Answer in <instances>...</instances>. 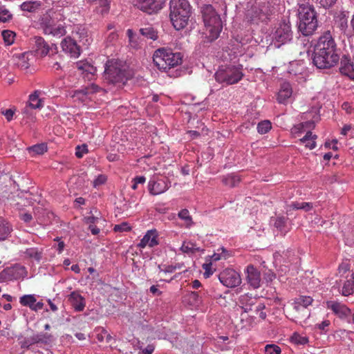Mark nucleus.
Returning <instances> with one entry per match:
<instances>
[{
	"label": "nucleus",
	"instance_id": "obj_15",
	"mask_svg": "<svg viewBox=\"0 0 354 354\" xmlns=\"http://www.w3.org/2000/svg\"><path fill=\"white\" fill-rule=\"evenodd\" d=\"M15 64L21 71L29 68L35 60V55L32 51H28L13 56Z\"/></svg>",
	"mask_w": 354,
	"mask_h": 354
},
{
	"label": "nucleus",
	"instance_id": "obj_57",
	"mask_svg": "<svg viewBox=\"0 0 354 354\" xmlns=\"http://www.w3.org/2000/svg\"><path fill=\"white\" fill-rule=\"evenodd\" d=\"M319 3L323 8H327L332 6L337 0H318Z\"/></svg>",
	"mask_w": 354,
	"mask_h": 354
},
{
	"label": "nucleus",
	"instance_id": "obj_25",
	"mask_svg": "<svg viewBox=\"0 0 354 354\" xmlns=\"http://www.w3.org/2000/svg\"><path fill=\"white\" fill-rule=\"evenodd\" d=\"M259 303L257 297L248 293L241 295L239 298V304L245 313L253 310V306H256Z\"/></svg>",
	"mask_w": 354,
	"mask_h": 354
},
{
	"label": "nucleus",
	"instance_id": "obj_37",
	"mask_svg": "<svg viewBox=\"0 0 354 354\" xmlns=\"http://www.w3.org/2000/svg\"><path fill=\"white\" fill-rule=\"evenodd\" d=\"M1 35L6 45L10 46L15 42L16 34L13 31L10 30H3Z\"/></svg>",
	"mask_w": 354,
	"mask_h": 354
},
{
	"label": "nucleus",
	"instance_id": "obj_55",
	"mask_svg": "<svg viewBox=\"0 0 354 354\" xmlns=\"http://www.w3.org/2000/svg\"><path fill=\"white\" fill-rule=\"evenodd\" d=\"M99 3L100 7H102L101 13H106L110 8V0H100Z\"/></svg>",
	"mask_w": 354,
	"mask_h": 354
},
{
	"label": "nucleus",
	"instance_id": "obj_16",
	"mask_svg": "<svg viewBox=\"0 0 354 354\" xmlns=\"http://www.w3.org/2000/svg\"><path fill=\"white\" fill-rule=\"evenodd\" d=\"M246 272V281L250 286L254 289L259 288L261 286V273L260 272L253 266L248 265L245 270Z\"/></svg>",
	"mask_w": 354,
	"mask_h": 354
},
{
	"label": "nucleus",
	"instance_id": "obj_11",
	"mask_svg": "<svg viewBox=\"0 0 354 354\" xmlns=\"http://www.w3.org/2000/svg\"><path fill=\"white\" fill-rule=\"evenodd\" d=\"M314 49L324 52L339 53L335 39L330 30L325 31L319 38Z\"/></svg>",
	"mask_w": 354,
	"mask_h": 354
},
{
	"label": "nucleus",
	"instance_id": "obj_13",
	"mask_svg": "<svg viewBox=\"0 0 354 354\" xmlns=\"http://www.w3.org/2000/svg\"><path fill=\"white\" fill-rule=\"evenodd\" d=\"M221 283L227 288H234L241 283V278L239 272L233 269L227 268L218 274Z\"/></svg>",
	"mask_w": 354,
	"mask_h": 354
},
{
	"label": "nucleus",
	"instance_id": "obj_59",
	"mask_svg": "<svg viewBox=\"0 0 354 354\" xmlns=\"http://www.w3.org/2000/svg\"><path fill=\"white\" fill-rule=\"evenodd\" d=\"M255 14H257V15L254 17L255 18H257L258 20H260L261 21H263L266 19H268V17L266 14H264L262 10H259V11L258 10H255Z\"/></svg>",
	"mask_w": 354,
	"mask_h": 354
},
{
	"label": "nucleus",
	"instance_id": "obj_33",
	"mask_svg": "<svg viewBox=\"0 0 354 354\" xmlns=\"http://www.w3.org/2000/svg\"><path fill=\"white\" fill-rule=\"evenodd\" d=\"M140 32L147 39H151L153 41L158 39V32L151 26L140 28Z\"/></svg>",
	"mask_w": 354,
	"mask_h": 354
},
{
	"label": "nucleus",
	"instance_id": "obj_10",
	"mask_svg": "<svg viewBox=\"0 0 354 354\" xmlns=\"http://www.w3.org/2000/svg\"><path fill=\"white\" fill-rule=\"evenodd\" d=\"M30 43L33 50L41 57L48 55L53 57L58 53L57 46L55 44L48 45L41 37L35 36L30 38Z\"/></svg>",
	"mask_w": 354,
	"mask_h": 354
},
{
	"label": "nucleus",
	"instance_id": "obj_30",
	"mask_svg": "<svg viewBox=\"0 0 354 354\" xmlns=\"http://www.w3.org/2000/svg\"><path fill=\"white\" fill-rule=\"evenodd\" d=\"M12 231L10 225L2 217H0V241L6 240Z\"/></svg>",
	"mask_w": 354,
	"mask_h": 354
},
{
	"label": "nucleus",
	"instance_id": "obj_52",
	"mask_svg": "<svg viewBox=\"0 0 354 354\" xmlns=\"http://www.w3.org/2000/svg\"><path fill=\"white\" fill-rule=\"evenodd\" d=\"M33 336L24 338L20 341L19 344L22 348H28L31 345L35 344Z\"/></svg>",
	"mask_w": 354,
	"mask_h": 354
},
{
	"label": "nucleus",
	"instance_id": "obj_19",
	"mask_svg": "<svg viewBox=\"0 0 354 354\" xmlns=\"http://www.w3.org/2000/svg\"><path fill=\"white\" fill-rule=\"evenodd\" d=\"M68 300L76 312H82L86 306L85 299L79 292L73 291L68 297Z\"/></svg>",
	"mask_w": 354,
	"mask_h": 354
},
{
	"label": "nucleus",
	"instance_id": "obj_26",
	"mask_svg": "<svg viewBox=\"0 0 354 354\" xmlns=\"http://www.w3.org/2000/svg\"><path fill=\"white\" fill-rule=\"evenodd\" d=\"M293 305L292 317L295 322H302L308 319L310 316V312L308 308L299 306L296 304Z\"/></svg>",
	"mask_w": 354,
	"mask_h": 354
},
{
	"label": "nucleus",
	"instance_id": "obj_48",
	"mask_svg": "<svg viewBox=\"0 0 354 354\" xmlns=\"http://www.w3.org/2000/svg\"><path fill=\"white\" fill-rule=\"evenodd\" d=\"M182 252L185 253L194 252L198 249L195 248V245L191 242H184L180 248Z\"/></svg>",
	"mask_w": 354,
	"mask_h": 354
},
{
	"label": "nucleus",
	"instance_id": "obj_54",
	"mask_svg": "<svg viewBox=\"0 0 354 354\" xmlns=\"http://www.w3.org/2000/svg\"><path fill=\"white\" fill-rule=\"evenodd\" d=\"M286 218L283 216L277 217L274 221V227L282 230L286 225Z\"/></svg>",
	"mask_w": 354,
	"mask_h": 354
},
{
	"label": "nucleus",
	"instance_id": "obj_45",
	"mask_svg": "<svg viewBox=\"0 0 354 354\" xmlns=\"http://www.w3.org/2000/svg\"><path fill=\"white\" fill-rule=\"evenodd\" d=\"M220 250H221V253L220 252L214 253L212 256V260L213 261H218L222 259H226L229 257L228 251H227L224 248H221L218 249V252H219Z\"/></svg>",
	"mask_w": 354,
	"mask_h": 354
},
{
	"label": "nucleus",
	"instance_id": "obj_8",
	"mask_svg": "<svg viewBox=\"0 0 354 354\" xmlns=\"http://www.w3.org/2000/svg\"><path fill=\"white\" fill-rule=\"evenodd\" d=\"M339 59V53L314 49L313 63L317 68L330 69L338 64Z\"/></svg>",
	"mask_w": 354,
	"mask_h": 354
},
{
	"label": "nucleus",
	"instance_id": "obj_20",
	"mask_svg": "<svg viewBox=\"0 0 354 354\" xmlns=\"http://www.w3.org/2000/svg\"><path fill=\"white\" fill-rule=\"evenodd\" d=\"M101 90L102 88L97 84H91L90 85L81 89L75 91L73 94V97H75L81 102H84L85 100L86 96L98 93Z\"/></svg>",
	"mask_w": 354,
	"mask_h": 354
},
{
	"label": "nucleus",
	"instance_id": "obj_31",
	"mask_svg": "<svg viewBox=\"0 0 354 354\" xmlns=\"http://www.w3.org/2000/svg\"><path fill=\"white\" fill-rule=\"evenodd\" d=\"M47 146L44 143L37 144L28 148L29 154L32 156L42 155L47 151Z\"/></svg>",
	"mask_w": 354,
	"mask_h": 354
},
{
	"label": "nucleus",
	"instance_id": "obj_53",
	"mask_svg": "<svg viewBox=\"0 0 354 354\" xmlns=\"http://www.w3.org/2000/svg\"><path fill=\"white\" fill-rule=\"evenodd\" d=\"M107 180V177L104 174L98 175L96 178L93 182V185L94 187H99L103 184H104Z\"/></svg>",
	"mask_w": 354,
	"mask_h": 354
},
{
	"label": "nucleus",
	"instance_id": "obj_46",
	"mask_svg": "<svg viewBox=\"0 0 354 354\" xmlns=\"http://www.w3.org/2000/svg\"><path fill=\"white\" fill-rule=\"evenodd\" d=\"M75 33L76 35L78 36V38L80 39V41H82L85 39L86 42L88 41V32L86 30V29L82 26H77L75 28Z\"/></svg>",
	"mask_w": 354,
	"mask_h": 354
},
{
	"label": "nucleus",
	"instance_id": "obj_9",
	"mask_svg": "<svg viewBox=\"0 0 354 354\" xmlns=\"http://www.w3.org/2000/svg\"><path fill=\"white\" fill-rule=\"evenodd\" d=\"M292 38V31L288 21L282 19L274 28L272 33V39L275 46L280 47L281 45L290 41Z\"/></svg>",
	"mask_w": 354,
	"mask_h": 354
},
{
	"label": "nucleus",
	"instance_id": "obj_14",
	"mask_svg": "<svg viewBox=\"0 0 354 354\" xmlns=\"http://www.w3.org/2000/svg\"><path fill=\"white\" fill-rule=\"evenodd\" d=\"M133 3L143 12L152 14L162 8L164 0H133Z\"/></svg>",
	"mask_w": 354,
	"mask_h": 354
},
{
	"label": "nucleus",
	"instance_id": "obj_41",
	"mask_svg": "<svg viewBox=\"0 0 354 354\" xmlns=\"http://www.w3.org/2000/svg\"><path fill=\"white\" fill-rule=\"evenodd\" d=\"M272 128V124L269 120L260 122L257 125V131L261 134L268 133Z\"/></svg>",
	"mask_w": 354,
	"mask_h": 354
},
{
	"label": "nucleus",
	"instance_id": "obj_51",
	"mask_svg": "<svg viewBox=\"0 0 354 354\" xmlns=\"http://www.w3.org/2000/svg\"><path fill=\"white\" fill-rule=\"evenodd\" d=\"M131 230L129 224L127 222L122 223L114 226L113 230L115 232H129Z\"/></svg>",
	"mask_w": 354,
	"mask_h": 354
},
{
	"label": "nucleus",
	"instance_id": "obj_7",
	"mask_svg": "<svg viewBox=\"0 0 354 354\" xmlns=\"http://www.w3.org/2000/svg\"><path fill=\"white\" fill-rule=\"evenodd\" d=\"M105 79L110 83H124L128 77L125 70V66L121 62L109 60L106 64L104 71Z\"/></svg>",
	"mask_w": 354,
	"mask_h": 354
},
{
	"label": "nucleus",
	"instance_id": "obj_63",
	"mask_svg": "<svg viewBox=\"0 0 354 354\" xmlns=\"http://www.w3.org/2000/svg\"><path fill=\"white\" fill-rule=\"evenodd\" d=\"M330 322L329 320H324L320 324H317L319 329L324 330L330 325Z\"/></svg>",
	"mask_w": 354,
	"mask_h": 354
},
{
	"label": "nucleus",
	"instance_id": "obj_29",
	"mask_svg": "<svg viewBox=\"0 0 354 354\" xmlns=\"http://www.w3.org/2000/svg\"><path fill=\"white\" fill-rule=\"evenodd\" d=\"M316 135L313 134L311 131H308L302 138L299 140V142L301 144H304L306 148L313 149L316 147Z\"/></svg>",
	"mask_w": 354,
	"mask_h": 354
},
{
	"label": "nucleus",
	"instance_id": "obj_42",
	"mask_svg": "<svg viewBox=\"0 0 354 354\" xmlns=\"http://www.w3.org/2000/svg\"><path fill=\"white\" fill-rule=\"evenodd\" d=\"M240 181V178L237 176H228L223 179V183L230 187H235Z\"/></svg>",
	"mask_w": 354,
	"mask_h": 354
},
{
	"label": "nucleus",
	"instance_id": "obj_38",
	"mask_svg": "<svg viewBox=\"0 0 354 354\" xmlns=\"http://www.w3.org/2000/svg\"><path fill=\"white\" fill-rule=\"evenodd\" d=\"M12 19L11 12L5 6H0V22H9Z\"/></svg>",
	"mask_w": 354,
	"mask_h": 354
},
{
	"label": "nucleus",
	"instance_id": "obj_47",
	"mask_svg": "<svg viewBox=\"0 0 354 354\" xmlns=\"http://www.w3.org/2000/svg\"><path fill=\"white\" fill-rule=\"evenodd\" d=\"M266 308V306L264 304L259 302L254 308V312L259 315V317L261 319H265L266 318V313L264 311Z\"/></svg>",
	"mask_w": 354,
	"mask_h": 354
},
{
	"label": "nucleus",
	"instance_id": "obj_43",
	"mask_svg": "<svg viewBox=\"0 0 354 354\" xmlns=\"http://www.w3.org/2000/svg\"><path fill=\"white\" fill-rule=\"evenodd\" d=\"M291 341L297 345H304L308 342V339L306 337L301 336L298 333L293 334L291 337Z\"/></svg>",
	"mask_w": 354,
	"mask_h": 354
},
{
	"label": "nucleus",
	"instance_id": "obj_24",
	"mask_svg": "<svg viewBox=\"0 0 354 354\" xmlns=\"http://www.w3.org/2000/svg\"><path fill=\"white\" fill-rule=\"evenodd\" d=\"M37 299L33 295H25L20 297L19 303L23 306L29 307L32 310L37 311L43 308L42 302H36Z\"/></svg>",
	"mask_w": 354,
	"mask_h": 354
},
{
	"label": "nucleus",
	"instance_id": "obj_39",
	"mask_svg": "<svg viewBox=\"0 0 354 354\" xmlns=\"http://www.w3.org/2000/svg\"><path fill=\"white\" fill-rule=\"evenodd\" d=\"M26 256L30 259H34L35 260L39 261L41 259V252L38 250L37 248H28L24 252Z\"/></svg>",
	"mask_w": 354,
	"mask_h": 354
},
{
	"label": "nucleus",
	"instance_id": "obj_50",
	"mask_svg": "<svg viewBox=\"0 0 354 354\" xmlns=\"http://www.w3.org/2000/svg\"><path fill=\"white\" fill-rule=\"evenodd\" d=\"M87 145L84 144L82 145H78L75 147V156L78 158H81L83 156L88 153Z\"/></svg>",
	"mask_w": 354,
	"mask_h": 354
},
{
	"label": "nucleus",
	"instance_id": "obj_64",
	"mask_svg": "<svg viewBox=\"0 0 354 354\" xmlns=\"http://www.w3.org/2000/svg\"><path fill=\"white\" fill-rule=\"evenodd\" d=\"M155 349V346L153 344H149L145 349L142 350L144 354H151Z\"/></svg>",
	"mask_w": 354,
	"mask_h": 354
},
{
	"label": "nucleus",
	"instance_id": "obj_28",
	"mask_svg": "<svg viewBox=\"0 0 354 354\" xmlns=\"http://www.w3.org/2000/svg\"><path fill=\"white\" fill-rule=\"evenodd\" d=\"M292 88L288 83H284L281 85V89L278 93L277 100L279 103H284L292 95Z\"/></svg>",
	"mask_w": 354,
	"mask_h": 354
},
{
	"label": "nucleus",
	"instance_id": "obj_49",
	"mask_svg": "<svg viewBox=\"0 0 354 354\" xmlns=\"http://www.w3.org/2000/svg\"><path fill=\"white\" fill-rule=\"evenodd\" d=\"M280 348L274 344H268L265 347V354H280Z\"/></svg>",
	"mask_w": 354,
	"mask_h": 354
},
{
	"label": "nucleus",
	"instance_id": "obj_62",
	"mask_svg": "<svg viewBox=\"0 0 354 354\" xmlns=\"http://www.w3.org/2000/svg\"><path fill=\"white\" fill-rule=\"evenodd\" d=\"M98 218L94 216H87L85 218V221L86 223L90 225L95 224L98 221Z\"/></svg>",
	"mask_w": 354,
	"mask_h": 354
},
{
	"label": "nucleus",
	"instance_id": "obj_35",
	"mask_svg": "<svg viewBox=\"0 0 354 354\" xmlns=\"http://www.w3.org/2000/svg\"><path fill=\"white\" fill-rule=\"evenodd\" d=\"M178 216L179 218L184 221L186 227L189 228L191 226H192L194 225L192 218L190 216L189 212L188 209H181L178 212Z\"/></svg>",
	"mask_w": 354,
	"mask_h": 354
},
{
	"label": "nucleus",
	"instance_id": "obj_1",
	"mask_svg": "<svg viewBox=\"0 0 354 354\" xmlns=\"http://www.w3.org/2000/svg\"><path fill=\"white\" fill-rule=\"evenodd\" d=\"M65 19L63 9H51L41 19V26L46 35L61 37L66 33L65 26L60 21Z\"/></svg>",
	"mask_w": 354,
	"mask_h": 354
},
{
	"label": "nucleus",
	"instance_id": "obj_60",
	"mask_svg": "<svg viewBox=\"0 0 354 354\" xmlns=\"http://www.w3.org/2000/svg\"><path fill=\"white\" fill-rule=\"evenodd\" d=\"M203 269L205 270L204 276L207 278L213 274V272L211 271V263L209 264H204Z\"/></svg>",
	"mask_w": 354,
	"mask_h": 354
},
{
	"label": "nucleus",
	"instance_id": "obj_12",
	"mask_svg": "<svg viewBox=\"0 0 354 354\" xmlns=\"http://www.w3.org/2000/svg\"><path fill=\"white\" fill-rule=\"evenodd\" d=\"M26 275V268L24 266L15 264L13 266L5 268L0 273V278L5 281H13L24 279Z\"/></svg>",
	"mask_w": 354,
	"mask_h": 354
},
{
	"label": "nucleus",
	"instance_id": "obj_61",
	"mask_svg": "<svg viewBox=\"0 0 354 354\" xmlns=\"http://www.w3.org/2000/svg\"><path fill=\"white\" fill-rule=\"evenodd\" d=\"M20 218L26 223H29L32 219V215L29 213L20 214Z\"/></svg>",
	"mask_w": 354,
	"mask_h": 354
},
{
	"label": "nucleus",
	"instance_id": "obj_2",
	"mask_svg": "<svg viewBox=\"0 0 354 354\" xmlns=\"http://www.w3.org/2000/svg\"><path fill=\"white\" fill-rule=\"evenodd\" d=\"M169 17L176 30L184 28L189 21L191 6L187 0H171L169 3Z\"/></svg>",
	"mask_w": 354,
	"mask_h": 354
},
{
	"label": "nucleus",
	"instance_id": "obj_4",
	"mask_svg": "<svg viewBox=\"0 0 354 354\" xmlns=\"http://www.w3.org/2000/svg\"><path fill=\"white\" fill-rule=\"evenodd\" d=\"M153 61L159 70L167 72L171 68L181 64L183 55L180 53H174L171 49L162 48L154 52Z\"/></svg>",
	"mask_w": 354,
	"mask_h": 354
},
{
	"label": "nucleus",
	"instance_id": "obj_5",
	"mask_svg": "<svg viewBox=\"0 0 354 354\" xmlns=\"http://www.w3.org/2000/svg\"><path fill=\"white\" fill-rule=\"evenodd\" d=\"M202 15L205 26L210 41L216 39L223 28L220 15L212 5H205L202 8Z\"/></svg>",
	"mask_w": 354,
	"mask_h": 354
},
{
	"label": "nucleus",
	"instance_id": "obj_40",
	"mask_svg": "<svg viewBox=\"0 0 354 354\" xmlns=\"http://www.w3.org/2000/svg\"><path fill=\"white\" fill-rule=\"evenodd\" d=\"M313 301V298L309 296H300L295 300L294 304L308 308V307L312 304Z\"/></svg>",
	"mask_w": 354,
	"mask_h": 354
},
{
	"label": "nucleus",
	"instance_id": "obj_36",
	"mask_svg": "<svg viewBox=\"0 0 354 354\" xmlns=\"http://www.w3.org/2000/svg\"><path fill=\"white\" fill-rule=\"evenodd\" d=\"M354 292V277L351 276V277L346 280L344 283L342 288V295L344 296H348Z\"/></svg>",
	"mask_w": 354,
	"mask_h": 354
},
{
	"label": "nucleus",
	"instance_id": "obj_44",
	"mask_svg": "<svg viewBox=\"0 0 354 354\" xmlns=\"http://www.w3.org/2000/svg\"><path fill=\"white\" fill-rule=\"evenodd\" d=\"M50 335L47 333H39L33 335L34 341L35 344L37 343H48L50 339Z\"/></svg>",
	"mask_w": 354,
	"mask_h": 354
},
{
	"label": "nucleus",
	"instance_id": "obj_58",
	"mask_svg": "<svg viewBox=\"0 0 354 354\" xmlns=\"http://www.w3.org/2000/svg\"><path fill=\"white\" fill-rule=\"evenodd\" d=\"M15 111L12 110L11 109H6L5 111H2V114L5 115L6 118L8 122L11 121L12 120L13 115H14Z\"/></svg>",
	"mask_w": 354,
	"mask_h": 354
},
{
	"label": "nucleus",
	"instance_id": "obj_56",
	"mask_svg": "<svg viewBox=\"0 0 354 354\" xmlns=\"http://www.w3.org/2000/svg\"><path fill=\"white\" fill-rule=\"evenodd\" d=\"M127 34L128 35L131 45L133 47L136 48L138 46V44L136 43V41H134V39H136V36H135V34L133 33V30L131 29H128L127 30Z\"/></svg>",
	"mask_w": 354,
	"mask_h": 354
},
{
	"label": "nucleus",
	"instance_id": "obj_3",
	"mask_svg": "<svg viewBox=\"0 0 354 354\" xmlns=\"http://www.w3.org/2000/svg\"><path fill=\"white\" fill-rule=\"evenodd\" d=\"M299 31L304 36L313 35L318 27L317 12L313 6L301 4L299 8Z\"/></svg>",
	"mask_w": 354,
	"mask_h": 354
},
{
	"label": "nucleus",
	"instance_id": "obj_23",
	"mask_svg": "<svg viewBox=\"0 0 354 354\" xmlns=\"http://www.w3.org/2000/svg\"><path fill=\"white\" fill-rule=\"evenodd\" d=\"M326 305L328 309L331 310L333 313L339 317H346L351 313L346 305L337 301H327Z\"/></svg>",
	"mask_w": 354,
	"mask_h": 354
},
{
	"label": "nucleus",
	"instance_id": "obj_27",
	"mask_svg": "<svg viewBox=\"0 0 354 354\" xmlns=\"http://www.w3.org/2000/svg\"><path fill=\"white\" fill-rule=\"evenodd\" d=\"M75 68L84 74V78L88 80H91L96 72V68L89 64L88 62L80 61L75 64Z\"/></svg>",
	"mask_w": 354,
	"mask_h": 354
},
{
	"label": "nucleus",
	"instance_id": "obj_32",
	"mask_svg": "<svg viewBox=\"0 0 354 354\" xmlns=\"http://www.w3.org/2000/svg\"><path fill=\"white\" fill-rule=\"evenodd\" d=\"M40 91H35L29 96V106L32 109H39L43 106L42 100L39 98Z\"/></svg>",
	"mask_w": 354,
	"mask_h": 354
},
{
	"label": "nucleus",
	"instance_id": "obj_22",
	"mask_svg": "<svg viewBox=\"0 0 354 354\" xmlns=\"http://www.w3.org/2000/svg\"><path fill=\"white\" fill-rule=\"evenodd\" d=\"M158 233L156 230H148L143 238L140 240L138 247L145 248L146 246L153 248L158 245Z\"/></svg>",
	"mask_w": 354,
	"mask_h": 354
},
{
	"label": "nucleus",
	"instance_id": "obj_6",
	"mask_svg": "<svg viewBox=\"0 0 354 354\" xmlns=\"http://www.w3.org/2000/svg\"><path fill=\"white\" fill-rule=\"evenodd\" d=\"M243 75L242 65H226L219 67L215 73V79L218 83L232 85L241 81Z\"/></svg>",
	"mask_w": 354,
	"mask_h": 354
},
{
	"label": "nucleus",
	"instance_id": "obj_18",
	"mask_svg": "<svg viewBox=\"0 0 354 354\" xmlns=\"http://www.w3.org/2000/svg\"><path fill=\"white\" fill-rule=\"evenodd\" d=\"M149 191L152 195H158L165 192L169 189V185L167 180L165 179H152L148 183Z\"/></svg>",
	"mask_w": 354,
	"mask_h": 354
},
{
	"label": "nucleus",
	"instance_id": "obj_17",
	"mask_svg": "<svg viewBox=\"0 0 354 354\" xmlns=\"http://www.w3.org/2000/svg\"><path fill=\"white\" fill-rule=\"evenodd\" d=\"M62 50L68 54L71 57L77 58L80 55V46L76 41L70 37L64 38L61 43Z\"/></svg>",
	"mask_w": 354,
	"mask_h": 354
},
{
	"label": "nucleus",
	"instance_id": "obj_34",
	"mask_svg": "<svg viewBox=\"0 0 354 354\" xmlns=\"http://www.w3.org/2000/svg\"><path fill=\"white\" fill-rule=\"evenodd\" d=\"M41 3L39 1H29L24 2L21 5V8L24 11L32 12L37 10L41 6Z\"/></svg>",
	"mask_w": 354,
	"mask_h": 354
},
{
	"label": "nucleus",
	"instance_id": "obj_21",
	"mask_svg": "<svg viewBox=\"0 0 354 354\" xmlns=\"http://www.w3.org/2000/svg\"><path fill=\"white\" fill-rule=\"evenodd\" d=\"M339 72L342 75L347 76L350 80H354V64L348 56L344 55L342 57Z\"/></svg>",
	"mask_w": 354,
	"mask_h": 354
}]
</instances>
